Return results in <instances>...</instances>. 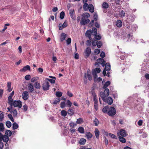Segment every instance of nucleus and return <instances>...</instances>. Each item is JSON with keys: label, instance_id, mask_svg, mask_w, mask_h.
<instances>
[{"label": "nucleus", "instance_id": "41", "mask_svg": "<svg viewBox=\"0 0 149 149\" xmlns=\"http://www.w3.org/2000/svg\"><path fill=\"white\" fill-rule=\"evenodd\" d=\"M39 77H33L31 79V82H34L36 81H37L39 79Z\"/></svg>", "mask_w": 149, "mask_h": 149}, {"label": "nucleus", "instance_id": "42", "mask_svg": "<svg viewBox=\"0 0 149 149\" xmlns=\"http://www.w3.org/2000/svg\"><path fill=\"white\" fill-rule=\"evenodd\" d=\"M8 117L9 118L12 122H14V119L11 114H8Z\"/></svg>", "mask_w": 149, "mask_h": 149}, {"label": "nucleus", "instance_id": "13", "mask_svg": "<svg viewBox=\"0 0 149 149\" xmlns=\"http://www.w3.org/2000/svg\"><path fill=\"white\" fill-rule=\"evenodd\" d=\"M28 89L29 92H32L34 90L33 85L31 83L29 84L28 87Z\"/></svg>", "mask_w": 149, "mask_h": 149}, {"label": "nucleus", "instance_id": "1", "mask_svg": "<svg viewBox=\"0 0 149 149\" xmlns=\"http://www.w3.org/2000/svg\"><path fill=\"white\" fill-rule=\"evenodd\" d=\"M103 112L105 113H107L110 116H113L116 113L115 109L113 107H109L107 106L104 107L102 110Z\"/></svg>", "mask_w": 149, "mask_h": 149}, {"label": "nucleus", "instance_id": "53", "mask_svg": "<svg viewBox=\"0 0 149 149\" xmlns=\"http://www.w3.org/2000/svg\"><path fill=\"white\" fill-rule=\"evenodd\" d=\"M0 130L3 131H4V127L3 123H0Z\"/></svg>", "mask_w": 149, "mask_h": 149}, {"label": "nucleus", "instance_id": "38", "mask_svg": "<svg viewBox=\"0 0 149 149\" xmlns=\"http://www.w3.org/2000/svg\"><path fill=\"white\" fill-rule=\"evenodd\" d=\"M70 126L72 127H74L77 125V124L74 122H71L69 124Z\"/></svg>", "mask_w": 149, "mask_h": 149}, {"label": "nucleus", "instance_id": "14", "mask_svg": "<svg viewBox=\"0 0 149 149\" xmlns=\"http://www.w3.org/2000/svg\"><path fill=\"white\" fill-rule=\"evenodd\" d=\"M66 37V35L64 33H61L60 38V40L63 42L65 39Z\"/></svg>", "mask_w": 149, "mask_h": 149}, {"label": "nucleus", "instance_id": "4", "mask_svg": "<svg viewBox=\"0 0 149 149\" xmlns=\"http://www.w3.org/2000/svg\"><path fill=\"white\" fill-rule=\"evenodd\" d=\"M50 85L48 81H45L42 84V89L44 91H47L49 90Z\"/></svg>", "mask_w": 149, "mask_h": 149}, {"label": "nucleus", "instance_id": "45", "mask_svg": "<svg viewBox=\"0 0 149 149\" xmlns=\"http://www.w3.org/2000/svg\"><path fill=\"white\" fill-rule=\"evenodd\" d=\"M45 79L49 81L52 84H54L55 82V80L53 79H49L48 78H46Z\"/></svg>", "mask_w": 149, "mask_h": 149}, {"label": "nucleus", "instance_id": "17", "mask_svg": "<svg viewBox=\"0 0 149 149\" xmlns=\"http://www.w3.org/2000/svg\"><path fill=\"white\" fill-rule=\"evenodd\" d=\"M102 8L104 9H107L109 7V5L106 2H104L102 4Z\"/></svg>", "mask_w": 149, "mask_h": 149}, {"label": "nucleus", "instance_id": "15", "mask_svg": "<svg viewBox=\"0 0 149 149\" xmlns=\"http://www.w3.org/2000/svg\"><path fill=\"white\" fill-rule=\"evenodd\" d=\"M30 67L29 65H27L20 70V71L22 72H25L27 70H30Z\"/></svg>", "mask_w": 149, "mask_h": 149}, {"label": "nucleus", "instance_id": "59", "mask_svg": "<svg viewBox=\"0 0 149 149\" xmlns=\"http://www.w3.org/2000/svg\"><path fill=\"white\" fill-rule=\"evenodd\" d=\"M71 39L70 38H69L66 41V43L67 44L69 45L71 43Z\"/></svg>", "mask_w": 149, "mask_h": 149}, {"label": "nucleus", "instance_id": "30", "mask_svg": "<svg viewBox=\"0 0 149 149\" xmlns=\"http://www.w3.org/2000/svg\"><path fill=\"white\" fill-rule=\"evenodd\" d=\"M104 59L102 58H98L97 60V61L98 62V63L95 62V65H99L98 63H101V62H102V61H104Z\"/></svg>", "mask_w": 149, "mask_h": 149}, {"label": "nucleus", "instance_id": "46", "mask_svg": "<svg viewBox=\"0 0 149 149\" xmlns=\"http://www.w3.org/2000/svg\"><path fill=\"white\" fill-rule=\"evenodd\" d=\"M109 135L112 138L115 139H117V136L114 134L110 133L109 134Z\"/></svg>", "mask_w": 149, "mask_h": 149}, {"label": "nucleus", "instance_id": "26", "mask_svg": "<svg viewBox=\"0 0 149 149\" xmlns=\"http://www.w3.org/2000/svg\"><path fill=\"white\" fill-rule=\"evenodd\" d=\"M19 127V125L16 122L14 123L13 124L12 127L13 129L14 130H15L17 129Z\"/></svg>", "mask_w": 149, "mask_h": 149}, {"label": "nucleus", "instance_id": "9", "mask_svg": "<svg viewBox=\"0 0 149 149\" xmlns=\"http://www.w3.org/2000/svg\"><path fill=\"white\" fill-rule=\"evenodd\" d=\"M92 33V31L91 30L89 29L86 32L85 34L86 36L90 40L92 39L91 38V35Z\"/></svg>", "mask_w": 149, "mask_h": 149}, {"label": "nucleus", "instance_id": "18", "mask_svg": "<svg viewBox=\"0 0 149 149\" xmlns=\"http://www.w3.org/2000/svg\"><path fill=\"white\" fill-rule=\"evenodd\" d=\"M77 130L81 134H84L85 132L84 129L82 127H79L78 129Z\"/></svg>", "mask_w": 149, "mask_h": 149}, {"label": "nucleus", "instance_id": "51", "mask_svg": "<svg viewBox=\"0 0 149 149\" xmlns=\"http://www.w3.org/2000/svg\"><path fill=\"white\" fill-rule=\"evenodd\" d=\"M92 71H95L96 72H97L98 73H99L101 71L100 69L98 68H96L95 69H94Z\"/></svg>", "mask_w": 149, "mask_h": 149}, {"label": "nucleus", "instance_id": "29", "mask_svg": "<svg viewBox=\"0 0 149 149\" xmlns=\"http://www.w3.org/2000/svg\"><path fill=\"white\" fill-rule=\"evenodd\" d=\"M95 135L97 138L98 139L99 138V135L100 132L97 129H95Z\"/></svg>", "mask_w": 149, "mask_h": 149}, {"label": "nucleus", "instance_id": "5", "mask_svg": "<svg viewBox=\"0 0 149 149\" xmlns=\"http://www.w3.org/2000/svg\"><path fill=\"white\" fill-rule=\"evenodd\" d=\"M91 48L88 47L84 51V53L85 54V57L86 58H87L91 54Z\"/></svg>", "mask_w": 149, "mask_h": 149}, {"label": "nucleus", "instance_id": "2", "mask_svg": "<svg viewBox=\"0 0 149 149\" xmlns=\"http://www.w3.org/2000/svg\"><path fill=\"white\" fill-rule=\"evenodd\" d=\"M5 133V134L3 135L1 141H3L4 142L7 143L9 140L8 137L12 135V132L10 130H6Z\"/></svg>", "mask_w": 149, "mask_h": 149}, {"label": "nucleus", "instance_id": "54", "mask_svg": "<svg viewBox=\"0 0 149 149\" xmlns=\"http://www.w3.org/2000/svg\"><path fill=\"white\" fill-rule=\"evenodd\" d=\"M92 31V32H93V35L94 36H95L97 34V29L96 28H95L94 30Z\"/></svg>", "mask_w": 149, "mask_h": 149}, {"label": "nucleus", "instance_id": "40", "mask_svg": "<svg viewBox=\"0 0 149 149\" xmlns=\"http://www.w3.org/2000/svg\"><path fill=\"white\" fill-rule=\"evenodd\" d=\"M92 74L93 75L94 79H96L97 77V74L95 72V71H92Z\"/></svg>", "mask_w": 149, "mask_h": 149}, {"label": "nucleus", "instance_id": "28", "mask_svg": "<svg viewBox=\"0 0 149 149\" xmlns=\"http://www.w3.org/2000/svg\"><path fill=\"white\" fill-rule=\"evenodd\" d=\"M119 139L120 141L122 143H124L126 142V139L124 137L121 136L119 137Z\"/></svg>", "mask_w": 149, "mask_h": 149}, {"label": "nucleus", "instance_id": "27", "mask_svg": "<svg viewBox=\"0 0 149 149\" xmlns=\"http://www.w3.org/2000/svg\"><path fill=\"white\" fill-rule=\"evenodd\" d=\"M110 84V82L109 81H106L104 84L103 86V88L105 89L107 88Z\"/></svg>", "mask_w": 149, "mask_h": 149}, {"label": "nucleus", "instance_id": "6", "mask_svg": "<svg viewBox=\"0 0 149 149\" xmlns=\"http://www.w3.org/2000/svg\"><path fill=\"white\" fill-rule=\"evenodd\" d=\"M14 94H10V95L8 97V102L10 105V107L13 106V101L12 99V97L13 95Z\"/></svg>", "mask_w": 149, "mask_h": 149}, {"label": "nucleus", "instance_id": "64", "mask_svg": "<svg viewBox=\"0 0 149 149\" xmlns=\"http://www.w3.org/2000/svg\"><path fill=\"white\" fill-rule=\"evenodd\" d=\"M94 107L96 111H97L98 109V105L97 103H94Z\"/></svg>", "mask_w": 149, "mask_h": 149}, {"label": "nucleus", "instance_id": "16", "mask_svg": "<svg viewBox=\"0 0 149 149\" xmlns=\"http://www.w3.org/2000/svg\"><path fill=\"white\" fill-rule=\"evenodd\" d=\"M120 134L123 137L126 136L127 134L125 131L123 129L120 130Z\"/></svg>", "mask_w": 149, "mask_h": 149}, {"label": "nucleus", "instance_id": "22", "mask_svg": "<svg viewBox=\"0 0 149 149\" xmlns=\"http://www.w3.org/2000/svg\"><path fill=\"white\" fill-rule=\"evenodd\" d=\"M86 141V139L83 138H82L79 141V142L80 145H83L85 143Z\"/></svg>", "mask_w": 149, "mask_h": 149}, {"label": "nucleus", "instance_id": "23", "mask_svg": "<svg viewBox=\"0 0 149 149\" xmlns=\"http://www.w3.org/2000/svg\"><path fill=\"white\" fill-rule=\"evenodd\" d=\"M34 86L35 88L37 89H40L41 87L40 83L38 81L36 82L35 83Z\"/></svg>", "mask_w": 149, "mask_h": 149}, {"label": "nucleus", "instance_id": "35", "mask_svg": "<svg viewBox=\"0 0 149 149\" xmlns=\"http://www.w3.org/2000/svg\"><path fill=\"white\" fill-rule=\"evenodd\" d=\"M68 114L70 116L73 115L74 114L73 110L71 109H69L68 111Z\"/></svg>", "mask_w": 149, "mask_h": 149}, {"label": "nucleus", "instance_id": "32", "mask_svg": "<svg viewBox=\"0 0 149 149\" xmlns=\"http://www.w3.org/2000/svg\"><path fill=\"white\" fill-rule=\"evenodd\" d=\"M93 96V100L94 102V103H98V100L97 99V97L95 95V94H92Z\"/></svg>", "mask_w": 149, "mask_h": 149}, {"label": "nucleus", "instance_id": "11", "mask_svg": "<svg viewBox=\"0 0 149 149\" xmlns=\"http://www.w3.org/2000/svg\"><path fill=\"white\" fill-rule=\"evenodd\" d=\"M90 21V19H81L80 21V23L81 25H85L88 24Z\"/></svg>", "mask_w": 149, "mask_h": 149}, {"label": "nucleus", "instance_id": "25", "mask_svg": "<svg viewBox=\"0 0 149 149\" xmlns=\"http://www.w3.org/2000/svg\"><path fill=\"white\" fill-rule=\"evenodd\" d=\"M116 25L118 27H120L122 25V23L120 20H118L116 22Z\"/></svg>", "mask_w": 149, "mask_h": 149}, {"label": "nucleus", "instance_id": "36", "mask_svg": "<svg viewBox=\"0 0 149 149\" xmlns=\"http://www.w3.org/2000/svg\"><path fill=\"white\" fill-rule=\"evenodd\" d=\"M6 125L8 128H10L11 126V123L9 121H7L6 122Z\"/></svg>", "mask_w": 149, "mask_h": 149}, {"label": "nucleus", "instance_id": "57", "mask_svg": "<svg viewBox=\"0 0 149 149\" xmlns=\"http://www.w3.org/2000/svg\"><path fill=\"white\" fill-rule=\"evenodd\" d=\"M94 52L97 54H98L100 52V50L99 49H96L95 50Z\"/></svg>", "mask_w": 149, "mask_h": 149}, {"label": "nucleus", "instance_id": "63", "mask_svg": "<svg viewBox=\"0 0 149 149\" xmlns=\"http://www.w3.org/2000/svg\"><path fill=\"white\" fill-rule=\"evenodd\" d=\"M104 141L105 144L106 145H107L108 144V141L105 137H104Z\"/></svg>", "mask_w": 149, "mask_h": 149}, {"label": "nucleus", "instance_id": "10", "mask_svg": "<svg viewBox=\"0 0 149 149\" xmlns=\"http://www.w3.org/2000/svg\"><path fill=\"white\" fill-rule=\"evenodd\" d=\"M104 102L107 103L109 105H111L113 103V100L111 97H108L107 99H106V100H105Z\"/></svg>", "mask_w": 149, "mask_h": 149}, {"label": "nucleus", "instance_id": "20", "mask_svg": "<svg viewBox=\"0 0 149 149\" xmlns=\"http://www.w3.org/2000/svg\"><path fill=\"white\" fill-rule=\"evenodd\" d=\"M111 66L109 63H106L105 69L107 71H109L110 70Z\"/></svg>", "mask_w": 149, "mask_h": 149}, {"label": "nucleus", "instance_id": "3", "mask_svg": "<svg viewBox=\"0 0 149 149\" xmlns=\"http://www.w3.org/2000/svg\"><path fill=\"white\" fill-rule=\"evenodd\" d=\"M12 104L13 106V105L14 107H18L19 108H20L22 107V102L20 100H14Z\"/></svg>", "mask_w": 149, "mask_h": 149}, {"label": "nucleus", "instance_id": "33", "mask_svg": "<svg viewBox=\"0 0 149 149\" xmlns=\"http://www.w3.org/2000/svg\"><path fill=\"white\" fill-rule=\"evenodd\" d=\"M84 122L83 119L81 118H79L77 119V120L76 123L78 124H81Z\"/></svg>", "mask_w": 149, "mask_h": 149}, {"label": "nucleus", "instance_id": "60", "mask_svg": "<svg viewBox=\"0 0 149 149\" xmlns=\"http://www.w3.org/2000/svg\"><path fill=\"white\" fill-rule=\"evenodd\" d=\"M100 56L102 58H104L105 56V53L102 51L101 52L100 54Z\"/></svg>", "mask_w": 149, "mask_h": 149}, {"label": "nucleus", "instance_id": "43", "mask_svg": "<svg viewBox=\"0 0 149 149\" xmlns=\"http://www.w3.org/2000/svg\"><path fill=\"white\" fill-rule=\"evenodd\" d=\"M65 16V13L63 11L61 12L60 14V17L61 19H63Z\"/></svg>", "mask_w": 149, "mask_h": 149}, {"label": "nucleus", "instance_id": "7", "mask_svg": "<svg viewBox=\"0 0 149 149\" xmlns=\"http://www.w3.org/2000/svg\"><path fill=\"white\" fill-rule=\"evenodd\" d=\"M69 13L71 18L73 20H75L76 19V16L74 15V10L73 9H70L69 10Z\"/></svg>", "mask_w": 149, "mask_h": 149}, {"label": "nucleus", "instance_id": "8", "mask_svg": "<svg viewBox=\"0 0 149 149\" xmlns=\"http://www.w3.org/2000/svg\"><path fill=\"white\" fill-rule=\"evenodd\" d=\"M82 18L81 19H89V17H90V15L88 13H83L81 15Z\"/></svg>", "mask_w": 149, "mask_h": 149}, {"label": "nucleus", "instance_id": "55", "mask_svg": "<svg viewBox=\"0 0 149 149\" xmlns=\"http://www.w3.org/2000/svg\"><path fill=\"white\" fill-rule=\"evenodd\" d=\"M31 77V76L30 75L28 74L26 75L25 76V79L26 80H29L30 79Z\"/></svg>", "mask_w": 149, "mask_h": 149}, {"label": "nucleus", "instance_id": "48", "mask_svg": "<svg viewBox=\"0 0 149 149\" xmlns=\"http://www.w3.org/2000/svg\"><path fill=\"white\" fill-rule=\"evenodd\" d=\"M97 45L98 48H100L102 45V42L100 41H97Z\"/></svg>", "mask_w": 149, "mask_h": 149}, {"label": "nucleus", "instance_id": "47", "mask_svg": "<svg viewBox=\"0 0 149 149\" xmlns=\"http://www.w3.org/2000/svg\"><path fill=\"white\" fill-rule=\"evenodd\" d=\"M65 106V102H62L60 104V107L61 108H63Z\"/></svg>", "mask_w": 149, "mask_h": 149}, {"label": "nucleus", "instance_id": "62", "mask_svg": "<svg viewBox=\"0 0 149 149\" xmlns=\"http://www.w3.org/2000/svg\"><path fill=\"white\" fill-rule=\"evenodd\" d=\"M92 45L93 46H95L97 45V41L96 40H93L92 42Z\"/></svg>", "mask_w": 149, "mask_h": 149}, {"label": "nucleus", "instance_id": "12", "mask_svg": "<svg viewBox=\"0 0 149 149\" xmlns=\"http://www.w3.org/2000/svg\"><path fill=\"white\" fill-rule=\"evenodd\" d=\"M109 94H100V96L104 101L107 99Z\"/></svg>", "mask_w": 149, "mask_h": 149}, {"label": "nucleus", "instance_id": "34", "mask_svg": "<svg viewBox=\"0 0 149 149\" xmlns=\"http://www.w3.org/2000/svg\"><path fill=\"white\" fill-rule=\"evenodd\" d=\"M88 3H85L83 6V8L85 11H86L88 10Z\"/></svg>", "mask_w": 149, "mask_h": 149}, {"label": "nucleus", "instance_id": "39", "mask_svg": "<svg viewBox=\"0 0 149 149\" xmlns=\"http://www.w3.org/2000/svg\"><path fill=\"white\" fill-rule=\"evenodd\" d=\"M61 115L64 117L66 116L67 113V112L66 111L62 110L61 112Z\"/></svg>", "mask_w": 149, "mask_h": 149}, {"label": "nucleus", "instance_id": "61", "mask_svg": "<svg viewBox=\"0 0 149 149\" xmlns=\"http://www.w3.org/2000/svg\"><path fill=\"white\" fill-rule=\"evenodd\" d=\"M23 108H24V112H26L27 111L28 109V106H27L25 104V105H24L23 106Z\"/></svg>", "mask_w": 149, "mask_h": 149}, {"label": "nucleus", "instance_id": "21", "mask_svg": "<svg viewBox=\"0 0 149 149\" xmlns=\"http://www.w3.org/2000/svg\"><path fill=\"white\" fill-rule=\"evenodd\" d=\"M7 87V91L8 92H10L12 89V88H11V83L10 82H8Z\"/></svg>", "mask_w": 149, "mask_h": 149}, {"label": "nucleus", "instance_id": "24", "mask_svg": "<svg viewBox=\"0 0 149 149\" xmlns=\"http://www.w3.org/2000/svg\"><path fill=\"white\" fill-rule=\"evenodd\" d=\"M88 9L89 11L91 13H93L94 12V8L93 6L91 4H90L89 6Z\"/></svg>", "mask_w": 149, "mask_h": 149}, {"label": "nucleus", "instance_id": "19", "mask_svg": "<svg viewBox=\"0 0 149 149\" xmlns=\"http://www.w3.org/2000/svg\"><path fill=\"white\" fill-rule=\"evenodd\" d=\"M93 135L92 134L89 132H86V136L87 139H88L92 137Z\"/></svg>", "mask_w": 149, "mask_h": 149}, {"label": "nucleus", "instance_id": "56", "mask_svg": "<svg viewBox=\"0 0 149 149\" xmlns=\"http://www.w3.org/2000/svg\"><path fill=\"white\" fill-rule=\"evenodd\" d=\"M87 76H88V79L89 80L91 81V80H92V76H91V74H89V73H88Z\"/></svg>", "mask_w": 149, "mask_h": 149}, {"label": "nucleus", "instance_id": "58", "mask_svg": "<svg viewBox=\"0 0 149 149\" xmlns=\"http://www.w3.org/2000/svg\"><path fill=\"white\" fill-rule=\"evenodd\" d=\"M95 36V38L97 40H100L101 39V37L99 35H97V34Z\"/></svg>", "mask_w": 149, "mask_h": 149}, {"label": "nucleus", "instance_id": "49", "mask_svg": "<svg viewBox=\"0 0 149 149\" xmlns=\"http://www.w3.org/2000/svg\"><path fill=\"white\" fill-rule=\"evenodd\" d=\"M12 113L13 116L14 117L16 116H17V111L15 109L12 111Z\"/></svg>", "mask_w": 149, "mask_h": 149}, {"label": "nucleus", "instance_id": "52", "mask_svg": "<svg viewBox=\"0 0 149 149\" xmlns=\"http://www.w3.org/2000/svg\"><path fill=\"white\" fill-rule=\"evenodd\" d=\"M60 101V99L59 98H58L56 100L53 102V104H56L58 103Z\"/></svg>", "mask_w": 149, "mask_h": 149}, {"label": "nucleus", "instance_id": "50", "mask_svg": "<svg viewBox=\"0 0 149 149\" xmlns=\"http://www.w3.org/2000/svg\"><path fill=\"white\" fill-rule=\"evenodd\" d=\"M66 104L68 105V107H70L72 105V102L69 100H67Z\"/></svg>", "mask_w": 149, "mask_h": 149}, {"label": "nucleus", "instance_id": "44", "mask_svg": "<svg viewBox=\"0 0 149 149\" xmlns=\"http://www.w3.org/2000/svg\"><path fill=\"white\" fill-rule=\"evenodd\" d=\"M94 123L96 126H97L99 124V121L96 118H95L94 121Z\"/></svg>", "mask_w": 149, "mask_h": 149}, {"label": "nucleus", "instance_id": "31", "mask_svg": "<svg viewBox=\"0 0 149 149\" xmlns=\"http://www.w3.org/2000/svg\"><path fill=\"white\" fill-rule=\"evenodd\" d=\"M22 98L25 100H27L29 98L28 94H22Z\"/></svg>", "mask_w": 149, "mask_h": 149}, {"label": "nucleus", "instance_id": "37", "mask_svg": "<svg viewBox=\"0 0 149 149\" xmlns=\"http://www.w3.org/2000/svg\"><path fill=\"white\" fill-rule=\"evenodd\" d=\"M4 116L3 112L1 111H0V121H2L3 120Z\"/></svg>", "mask_w": 149, "mask_h": 149}]
</instances>
